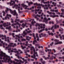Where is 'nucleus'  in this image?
<instances>
[{
  "label": "nucleus",
  "mask_w": 64,
  "mask_h": 64,
  "mask_svg": "<svg viewBox=\"0 0 64 64\" xmlns=\"http://www.w3.org/2000/svg\"><path fill=\"white\" fill-rule=\"evenodd\" d=\"M40 60L41 61H43V58H40Z\"/></svg>",
  "instance_id": "nucleus-52"
},
{
  "label": "nucleus",
  "mask_w": 64,
  "mask_h": 64,
  "mask_svg": "<svg viewBox=\"0 0 64 64\" xmlns=\"http://www.w3.org/2000/svg\"><path fill=\"white\" fill-rule=\"evenodd\" d=\"M41 63H42V64H44L45 63V61H40Z\"/></svg>",
  "instance_id": "nucleus-7"
},
{
  "label": "nucleus",
  "mask_w": 64,
  "mask_h": 64,
  "mask_svg": "<svg viewBox=\"0 0 64 64\" xmlns=\"http://www.w3.org/2000/svg\"><path fill=\"white\" fill-rule=\"evenodd\" d=\"M36 38H39V37L38 36H36Z\"/></svg>",
  "instance_id": "nucleus-50"
},
{
  "label": "nucleus",
  "mask_w": 64,
  "mask_h": 64,
  "mask_svg": "<svg viewBox=\"0 0 64 64\" xmlns=\"http://www.w3.org/2000/svg\"><path fill=\"white\" fill-rule=\"evenodd\" d=\"M47 35L46 34H44L42 35L43 37H46V36Z\"/></svg>",
  "instance_id": "nucleus-16"
},
{
  "label": "nucleus",
  "mask_w": 64,
  "mask_h": 64,
  "mask_svg": "<svg viewBox=\"0 0 64 64\" xmlns=\"http://www.w3.org/2000/svg\"><path fill=\"white\" fill-rule=\"evenodd\" d=\"M54 28L55 29H56L57 28V25L56 24L54 25Z\"/></svg>",
  "instance_id": "nucleus-24"
},
{
  "label": "nucleus",
  "mask_w": 64,
  "mask_h": 64,
  "mask_svg": "<svg viewBox=\"0 0 64 64\" xmlns=\"http://www.w3.org/2000/svg\"><path fill=\"white\" fill-rule=\"evenodd\" d=\"M2 54H3L4 55H3V56L4 57L6 58H10V56H8L7 55H6V53H4L3 52H2Z\"/></svg>",
  "instance_id": "nucleus-3"
},
{
  "label": "nucleus",
  "mask_w": 64,
  "mask_h": 64,
  "mask_svg": "<svg viewBox=\"0 0 64 64\" xmlns=\"http://www.w3.org/2000/svg\"><path fill=\"white\" fill-rule=\"evenodd\" d=\"M54 57V56H52L50 57V60H53V57Z\"/></svg>",
  "instance_id": "nucleus-6"
},
{
  "label": "nucleus",
  "mask_w": 64,
  "mask_h": 64,
  "mask_svg": "<svg viewBox=\"0 0 64 64\" xmlns=\"http://www.w3.org/2000/svg\"><path fill=\"white\" fill-rule=\"evenodd\" d=\"M3 53H2V54H0V56H1V57H3V54H2Z\"/></svg>",
  "instance_id": "nucleus-32"
},
{
  "label": "nucleus",
  "mask_w": 64,
  "mask_h": 64,
  "mask_svg": "<svg viewBox=\"0 0 64 64\" xmlns=\"http://www.w3.org/2000/svg\"><path fill=\"white\" fill-rule=\"evenodd\" d=\"M53 14V13H52V12H49V14Z\"/></svg>",
  "instance_id": "nucleus-33"
},
{
  "label": "nucleus",
  "mask_w": 64,
  "mask_h": 64,
  "mask_svg": "<svg viewBox=\"0 0 64 64\" xmlns=\"http://www.w3.org/2000/svg\"><path fill=\"white\" fill-rule=\"evenodd\" d=\"M32 36L33 37H35V34L34 33H32Z\"/></svg>",
  "instance_id": "nucleus-25"
},
{
  "label": "nucleus",
  "mask_w": 64,
  "mask_h": 64,
  "mask_svg": "<svg viewBox=\"0 0 64 64\" xmlns=\"http://www.w3.org/2000/svg\"><path fill=\"white\" fill-rule=\"evenodd\" d=\"M61 11L62 12V13L64 12V10L63 9H61Z\"/></svg>",
  "instance_id": "nucleus-30"
},
{
  "label": "nucleus",
  "mask_w": 64,
  "mask_h": 64,
  "mask_svg": "<svg viewBox=\"0 0 64 64\" xmlns=\"http://www.w3.org/2000/svg\"><path fill=\"white\" fill-rule=\"evenodd\" d=\"M38 3L37 2H36L35 3H34V5H36L37 6H38V4H37Z\"/></svg>",
  "instance_id": "nucleus-13"
},
{
  "label": "nucleus",
  "mask_w": 64,
  "mask_h": 64,
  "mask_svg": "<svg viewBox=\"0 0 64 64\" xmlns=\"http://www.w3.org/2000/svg\"><path fill=\"white\" fill-rule=\"evenodd\" d=\"M34 11L35 12H38V10L36 9L34 10Z\"/></svg>",
  "instance_id": "nucleus-28"
},
{
  "label": "nucleus",
  "mask_w": 64,
  "mask_h": 64,
  "mask_svg": "<svg viewBox=\"0 0 64 64\" xmlns=\"http://www.w3.org/2000/svg\"><path fill=\"white\" fill-rule=\"evenodd\" d=\"M39 36L40 38H41V37H42V36H41L40 34H39Z\"/></svg>",
  "instance_id": "nucleus-44"
},
{
  "label": "nucleus",
  "mask_w": 64,
  "mask_h": 64,
  "mask_svg": "<svg viewBox=\"0 0 64 64\" xmlns=\"http://www.w3.org/2000/svg\"><path fill=\"white\" fill-rule=\"evenodd\" d=\"M58 49L59 50H61V48L60 47H58Z\"/></svg>",
  "instance_id": "nucleus-34"
},
{
  "label": "nucleus",
  "mask_w": 64,
  "mask_h": 64,
  "mask_svg": "<svg viewBox=\"0 0 64 64\" xmlns=\"http://www.w3.org/2000/svg\"><path fill=\"white\" fill-rule=\"evenodd\" d=\"M36 40L38 41H39V38H37Z\"/></svg>",
  "instance_id": "nucleus-45"
},
{
  "label": "nucleus",
  "mask_w": 64,
  "mask_h": 64,
  "mask_svg": "<svg viewBox=\"0 0 64 64\" xmlns=\"http://www.w3.org/2000/svg\"><path fill=\"white\" fill-rule=\"evenodd\" d=\"M17 21H18V22H19V21H20V19H18L17 20Z\"/></svg>",
  "instance_id": "nucleus-60"
},
{
  "label": "nucleus",
  "mask_w": 64,
  "mask_h": 64,
  "mask_svg": "<svg viewBox=\"0 0 64 64\" xmlns=\"http://www.w3.org/2000/svg\"><path fill=\"white\" fill-rule=\"evenodd\" d=\"M20 23H23V20H20Z\"/></svg>",
  "instance_id": "nucleus-21"
},
{
  "label": "nucleus",
  "mask_w": 64,
  "mask_h": 64,
  "mask_svg": "<svg viewBox=\"0 0 64 64\" xmlns=\"http://www.w3.org/2000/svg\"><path fill=\"white\" fill-rule=\"evenodd\" d=\"M44 20H47V18H44Z\"/></svg>",
  "instance_id": "nucleus-47"
},
{
  "label": "nucleus",
  "mask_w": 64,
  "mask_h": 64,
  "mask_svg": "<svg viewBox=\"0 0 64 64\" xmlns=\"http://www.w3.org/2000/svg\"><path fill=\"white\" fill-rule=\"evenodd\" d=\"M30 4H33V3L32 2H30Z\"/></svg>",
  "instance_id": "nucleus-55"
},
{
  "label": "nucleus",
  "mask_w": 64,
  "mask_h": 64,
  "mask_svg": "<svg viewBox=\"0 0 64 64\" xmlns=\"http://www.w3.org/2000/svg\"><path fill=\"white\" fill-rule=\"evenodd\" d=\"M6 29H9V30H10V28H9L8 27H6Z\"/></svg>",
  "instance_id": "nucleus-17"
},
{
  "label": "nucleus",
  "mask_w": 64,
  "mask_h": 64,
  "mask_svg": "<svg viewBox=\"0 0 64 64\" xmlns=\"http://www.w3.org/2000/svg\"><path fill=\"white\" fill-rule=\"evenodd\" d=\"M52 63H54V62H55V61H54V60L53 61V60H52Z\"/></svg>",
  "instance_id": "nucleus-58"
},
{
  "label": "nucleus",
  "mask_w": 64,
  "mask_h": 64,
  "mask_svg": "<svg viewBox=\"0 0 64 64\" xmlns=\"http://www.w3.org/2000/svg\"><path fill=\"white\" fill-rule=\"evenodd\" d=\"M14 46H17V45H16V43L14 44Z\"/></svg>",
  "instance_id": "nucleus-49"
},
{
  "label": "nucleus",
  "mask_w": 64,
  "mask_h": 64,
  "mask_svg": "<svg viewBox=\"0 0 64 64\" xmlns=\"http://www.w3.org/2000/svg\"><path fill=\"white\" fill-rule=\"evenodd\" d=\"M5 12H6V13H8V11L7 10H6Z\"/></svg>",
  "instance_id": "nucleus-64"
},
{
  "label": "nucleus",
  "mask_w": 64,
  "mask_h": 64,
  "mask_svg": "<svg viewBox=\"0 0 64 64\" xmlns=\"http://www.w3.org/2000/svg\"><path fill=\"white\" fill-rule=\"evenodd\" d=\"M31 23L32 25H34V22H33V21H32L31 22Z\"/></svg>",
  "instance_id": "nucleus-38"
},
{
  "label": "nucleus",
  "mask_w": 64,
  "mask_h": 64,
  "mask_svg": "<svg viewBox=\"0 0 64 64\" xmlns=\"http://www.w3.org/2000/svg\"><path fill=\"white\" fill-rule=\"evenodd\" d=\"M52 24H54V22H53V21H52Z\"/></svg>",
  "instance_id": "nucleus-63"
},
{
  "label": "nucleus",
  "mask_w": 64,
  "mask_h": 64,
  "mask_svg": "<svg viewBox=\"0 0 64 64\" xmlns=\"http://www.w3.org/2000/svg\"><path fill=\"white\" fill-rule=\"evenodd\" d=\"M10 42V41L9 40V39H8L7 40V42Z\"/></svg>",
  "instance_id": "nucleus-51"
},
{
  "label": "nucleus",
  "mask_w": 64,
  "mask_h": 64,
  "mask_svg": "<svg viewBox=\"0 0 64 64\" xmlns=\"http://www.w3.org/2000/svg\"><path fill=\"white\" fill-rule=\"evenodd\" d=\"M60 17H63V15H60Z\"/></svg>",
  "instance_id": "nucleus-43"
},
{
  "label": "nucleus",
  "mask_w": 64,
  "mask_h": 64,
  "mask_svg": "<svg viewBox=\"0 0 64 64\" xmlns=\"http://www.w3.org/2000/svg\"><path fill=\"white\" fill-rule=\"evenodd\" d=\"M1 23H3L4 22H3V21L2 20H1Z\"/></svg>",
  "instance_id": "nucleus-54"
},
{
  "label": "nucleus",
  "mask_w": 64,
  "mask_h": 64,
  "mask_svg": "<svg viewBox=\"0 0 64 64\" xmlns=\"http://www.w3.org/2000/svg\"><path fill=\"white\" fill-rule=\"evenodd\" d=\"M55 36L56 37V38H59V36H58L57 34L55 35Z\"/></svg>",
  "instance_id": "nucleus-11"
},
{
  "label": "nucleus",
  "mask_w": 64,
  "mask_h": 64,
  "mask_svg": "<svg viewBox=\"0 0 64 64\" xmlns=\"http://www.w3.org/2000/svg\"><path fill=\"white\" fill-rule=\"evenodd\" d=\"M58 43L59 44H62V42H58Z\"/></svg>",
  "instance_id": "nucleus-18"
},
{
  "label": "nucleus",
  "mask_w": 64,
  "mask_h": 64,
  "mask_svg": "<svg viewBox=\"0 0 64 64\" xmlns=\"http://www.w3.org/2000/svg\"><path fill=\"white\" fill-rule=\"evenodd\" d=\"M6 10H7V11H9V8H6Z\"/></svg>",
  "instance_id": "nucleus-26"
},
{
  "label": "nucleus",
  "mask_w": 64,
  "mask_h": 64,
  "mask_svg": "<svg viewBox=\"0 0 64 64\" xmlns=\"http://www.w3.org/2000/svg\"><path fill=\"white\" fill-rule=\"evenodd\" d=\"M54 12H58V10H55Z\"/></svg>",
  "instance_id": "nucleus-22"
},
{
  "label": "nucleus",
  "mask_w": 64,
  "mask_h": 64,
  "mask_svg": "<svg viewBox=\"0 0 64 64\" xmlns=\"http://www.w3.org/2000/svg\"><path fill=\"white\" fill-rule=\"evenodd\" d=\"M31 32V31L29 30L28 31H27V33L28 34V33H30V32Z\"/></svg>",
  "instance_id": "nucleus-19"
},
{
  "label": "nucleus",
  "mask_w": 64,
  "mask_h": 64,
  "mask_svg": "<svg viewBox=\"0 0 64 64\" xmlns=\"http://www.w3.org/2000/svg\"><path fill=\"white\" fill-rule=\"evenodd\" d=\"M13 63H14V64H16V62H15V61L13 60Z\"/></svg>",
  "instance_id": "nucleus-48"
},
{
  "label": "nucleus",
  "mask_w": 64,
  "mask_h": 64,
  "mask_svg": "<svg viewBox=\"0 0 64 64\" xmlns=\"http://www.w3.org/2000/svg\"><path fill=\"white\" fill-rule=\"evenodd\" d=\"M28 6H30V5H31V4L30 3V2H28Z\"/></svg>",
  "instance_id": "nucleus-37"
},
{
  "label": "nucleus",
  "mask_w": 64,
  "mask_h": 64,
  "mask_svg": "<svg viewBox=\"0 0 64 64\" xmlns=\"http://www.w3.org/2000/svg\"><path fill=\"white\" fill-rule=\"evenodd\" d=\"M17 58H18V59H20V56H17Z\"/></svg>",
  "instance_id": "nucleus-53"
},
{
  "label": "nucleus",
  "mask_w": 64,
  "mask_h": 64,
  "mask_svg": "<svg viewBox=\"0 0 64 64\" xmlns=\"http://www.w3.org/2000/svg\"><path fill=\"white\" fill-rule=\"evenodd\" d=\"M28 11H29V10H26L24 12H28Z\"/></svg>",
  "instance_id": "nucleus-29"
},
{
  "label": "nucleus",
  "mask_w": 64,
  "mask_h": 64,
  "mask_svg": "<svg viewBox=\"0 0 64 64\" xmlns=\"http://www.w3.org/2000/svg\"><path fill=\"white\" fill-rule=\"evenodd\" d=\"M41 54H42V55H44V52L43 51H42L41 52Z\"/></svg>",
  "instance_id": "nucleus-12"
},
{
  "label": "nucleus",
  "mask_w": 64,
  "mask_h": 64,
  "mask_svg": "<svg viewBox=\"0 0 64 64\" xmlns=\"http://www.w3.org/2000/svg\"><path fill=\"white\" fill-rule=\"evenodd\" d=\"M7 16H6L5 17V20H7Z\"/></svg>",
  "instance_id": "nucleus-42"
},
{
  "label": "nucleus",
  "mask_w": 64,
  "mask_h": 64,
  "mask_svg": "<svg viewBox=\"0 0 64 64\" xmlns=\"http://www.w3.org/2000/svg\"><path fill=\"white\" fill-rule=\"evenodd\" d=\"M33 51H34V53H35V52H36V51L35 50H33Z\"/></svg>",
  "instance_id": "nucleus-59"
},
{
  "label": "nucleus",
  "mask_w": 64,
  "mask_h": 64,
  "mask_svg": "<svg viewBox=\"0 0 64 64\" xmlns=\"http://www.w3.org/2000/svg\"><path fill=\"white\" fill-rule=\"evenodd\" d=\"M53 50L54 51V53H55L56 52V50H55L54 49H53Z\"/></svg>",
  "instance_id": "nucleus-23"
},
{
  "label": "nucleus",
  "mask_w": 64,
  "mask_h": 64,
  "mask_svg": "<svg viewBox=\"0 0 64 64\" xmlns=\"http://www.w3.org/2000/svg\"><path fill=\"white\" fill-rule=\"evenodd\" d=\"M9 10L10 11V12L11 14H13L14 16H15L16 15V14H17V12L16 11V10H14L12 11V10L11 9L9 8Z\"/></svg>",
  "instance_id": "nucleus-1"
},
{
  "label": "nucleus",
  "mask_w": 64,
  "mask_h": 64,
  "mask_svg": "<svg viewBox=\"0 0 64 64\" xmlns=\"http://www.w3.org/2000/svg\"><path fill=\"white\" fill-rule=\"evenodd\" d=\"M55 17H56V16L55 15L53 16L52 18H54Z\"/></svg>",
  "instance_id": "nucleus-35"
},
{
  "label": "nucleus",
  "mask_w": 64,
  "mask_h": 64,
  "mask_svg": "<svg viewBox=\"0 0 64 64\" xmlns=\"http://www.w3.org/2000/svg\"><path fill=\"white\" fill-rule=\"evenodd\" d=\"M9 44L10 45H11V46H10V47H12V45H13V43H10Z\"/></svg>",
  "instance_id": "nucleus-14"
},
{
  "label": "nucleus",
  "mask_w": 64,
  "mask_h": 64,
  "mask_svg": "<svg viewBox=\"0 0 64 64\" xmlns=\"http://www.w3.org/2000/svg\"><path fill=\"white\" fill-rule=\"evenodd\" d=\"M48 7H49V6H50V4H48Z\"/></svg>",
  "instance_id": "nucleus-57"
},
{
  "label": "nucleus",
  "mask_w": 64,
  "mask_h": 64,
  "mask_svg": "<svg viewBox=\"0 0 64 64\" xmlns=\"http://www.w3.org/2000/svg\"><path fill=\"white\" fill-rule=\"evenodd\" d=\"M24 34L25 35H27V33H24Z\"/></svg>",
  "instance_id": "nucleus-61"
},
{
  "label": "nucleus",
  "mask_w": 64,
  "mask_h": 64,
  "mask_svg": "<svg viewBox=\"0 0 64 64\" xmlns=\"http://www.w3.org/2000/svg\"><path fill=\"white\" fill-rule=\"evenodd\" d=\"M51 35L52 36H53V35H54V34H53V32H51Z\"/></svg>",
  "instance_id": "nucleus-40"
},
{
  "label": "nucleus",
  "mask_w": 64,
  "mask_h": 64,
  "mask_svg": "<svg viewBox=\"0 0 64 64\" xmlns=\"http://www.w3.org/2000/svg\"><path fill=\"white\" fill-rule=\"evenodd\" d=\"M59 40L55 39L54 40V41H55V42H59Z\"/></svg>",
  "instance_id": "nucleus-9"
},
{
  "label": "nucleus",
  "mask_w": 64,
  "mask_h": 64,
  "mask_svg": "<svg viewBox=\"0 0 64 64\" xmlns=\"http://www.w3.org/2000/svg\"><path fill=\"white\" fill-rule=\"evenodd\" d=\"M48 20L47 19L46 20H43L42 22H45V23L46 24H48Z\"/></svg>",
  "instance_id": "nucleus-5"
},
{
  "label": "nucleus",
  "mask_w": 64,
  "mask_h": 64,
  "mask_svg": "<svg viewBox=\"0 0 64 64\" xmlns=\"http://www.w3.org/2000/svg\"><path fill=\"white\" fill-rule=\"evenodd\" d=\"M24 25V26H26V24H24V23H23L22 25V26H23Z\"/></svg>",
  "instance_id": "nucleus-15"
},
{
  "label": "nucleus",
  "mask_w": 64,
  "mask_h": 64,
  "mask_svg": "<svg viewBox=\"0 0 64 64\" xmlns=\"http://www.w3.org/2000/svg\"><path fill=\"white\" fill-rule=\"evenodd\" d=\"M57 6L58 7H61V6L60 4L58 5Z\"/></svg>",
  "instance_id": "nucleus-39"
},
{
  "label": "nucleus",
  "mask_w": 64,
  "mask_h": 64,
  "mask_svg": "<svg viewBox=\"0 0 64 64\" xmlns=\"http://www.w3.org/2000/svg\"><path fill=\"white\" fill-rule=\"evenodd\" d=\"M59 59H62V57H59Z\"/></svg>",
  "instance_id": "nucleus-36"
},
{
  "label": "nucleus",
  "mask_w": 64,
  "mask_h": 64,
  "mask_svg": "<svg viewBox=\"0 0 64 64\" xmlns=\"http://www.w3.org/2000/svg\"><path fill=\"white\" fill-rule=\"evenodd\" d=\"M62 23V20H60L58 22V23Z\"/></svg>",
  "instance_id": "nucleus-8"
},
{
  "label": "nucleus",
  "mask_w": 64,
  "mask_h": 64,
  "mask_svg": "<svg viewBox=\"0 0 64 64\" xmlns=\"http://www.w3.org/2000/svg\"><path fill=\"white\" fill-rule=\"evenodd\" d=\"M45 30L46 31H48V28H46Z\"/></svg>",
  "instance_id": "nucleus-41"
},
{
  "label": "nucleus",
  "mask_w": 64,
  "mask_h": 64,
  "mask_svg": "<svg viewBox=\"0 0 64 64\" xmlns=\"http://www.w3.org/2000/svg\"><path fill=\"white\" fill-rule=\"evenodd\" d=\"M32 8L33 9H34V6H33L32 7Z\"/></svg>",
  "instance_id": "nucleus-56"
},
{
  "label": "nucleus",
  "mask_w": 64,
  "mask_h": 64,
  "mask_svg": "<svg viewBox=\"0 0 64 64\" xmlns=\"http://www.w3.org/2000/svg\"><path fill=\"white\" fill-rule=\"evenodd\" d=\"M31 20H32V21H34V19H31V20H29V22H31Z\"/></svg>",
  "instance_id": "nucleus-27"
},
{
  "label": "nucleus",
  "mask_w": 64,
  "mask_h": 64,
  "mask_svg": "<svg viewBox=\"0 0 64 64\" xmlns=\"http://www.w3.org/2000/svg\"><path fill=\"white\" fill-rule=\"evenodd\" d=\"M14 61H16V62H21L22 63H24V62L22 61V60H21V59H20L19 60L16 59H14Z\"/></svg>",
  "instance_id": "nucleus-2"
},
{
  "label": "nucleus",
  "mask_w": 64,
  "mask_h": 64,
  "mask_svg": "<svg viewBox=\"0 0 64 64\" xmlns=\"http://www.w3.org/2000/svg\"><path fill=\"white\" fill-rule=\"evenodd\" d=\"M26 41V40L25 39V38H24V39H22V41Z\"/></svg>",
  "instance_id": "nucleus-10"
},
{
  "label": "nucleus",
  "mask_w": 64,
  "mask_h": 64,
  "mask_svg": "<svg viewBox=\"0 0 64 64\" xmlns=\"http://www.w3.org/2000/svg\"><path fill=\"white\" fill-rule=\"evenodd\" d=\"M54 45H58V42H55L54 44Z\"/></svg>",
  "instance_id": "nucleus-20"
},
{
  "label": "nucleus",
  "mask_w": 64,
  "mask_h": 64,
  "mask_svg": "<svg viewBox=\"0 0 64 64\" xmlns=\"http://www.w3.org/2000/svg\"><path fill=\"white\" fill-rule=\"evenodd\" d=\"M57 4V3H54V6H56V5Z\"/></svg>",
  "instance_id": "nucleus-31"
},
{
  "label": "nucleus",
  "mask_w": 64,
  "mask_h": 64,
  "mask_svg": "<svg viewBox=\"0 0 64 64\" xmlns=\"http://www.w3.org/2000/svg\"><path fill=\"white\" fill-rule=\"evenodd\" d=\"M38 14H41V12H38Z\"/></svg>",
  "instance_id": "nucleus-46"
},
{
  "label": "nucleus",
  "mask_w": 64,
  "mask_h": 64,
  "mask_svg": "<svg viewBox=\"0 0 64 64\" xmlns=\"http://www.w3.org/2000/svg\"><path fill=\"white\" fill-rule=\"evenodd\" d=\"M2 25L4 26V27H6V26L8 27V26H9V25L6 24V23H4L2 24Z\"/></svg>",
  "instance_id": "nucleus-4"
},
{
  "label": "nucleus",
  "mask_w": 64,
  "mask_h": 64,
  "mask_svg": "<svg viewBox=\"0 0 64 64\" xmlns=\"http://www.w3.org/2000/svg\"><path fill=\"white\" fill-rule=\"evenodd\" d=\"M33 44H35V41H34L33 42Z\"/></svg>",
  "instance_id": "nucleus-62"
}]
</instances>
